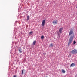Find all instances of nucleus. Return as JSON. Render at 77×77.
<instances>
[{
    "label": "nucleus",
    "mask_w": 77,
    "mask_h": 77,
    "mask_svg": "<svg viewBox=\"0 0 77 77\" xmlns=\"http://www.w3.org/2000/svg\"><path fill=\"white\" fill-rule=\"evenodd\" d=\"M32 33H33V32H32V31L30 32H29V34H30V35H32Z\"/></svg>",
    "instance_id": "obj_15"
},
{
    "label": "nucleus",
    "mask_w": 77,
    "mask_h": 77,
    "mask_svg": "<svg viewBox=\"0 0 77 77\" xmlns=\"http://www.w3.org/2000/svg\"><path fill=\"white\" fill-rule=\"evenodd\" d=\"M36 43V41H35L33 42V45H35Z\"/></svg>",
    "instance_id": "obj_12"
},
{
    "label": "nucleus",
    "mask_w": 77,
    "mask_h": 77,
    "mask_svg": "<svg viewBox=\"0 0 77 77\" xmlns=\"http://www.w3.org/2000/svg\"><path fill=\"white\" fill-rule=\"evenodd\" d=\"M73 32V31H72V30L70 31L69 32V36H70L71 35H72V36H74V35H72Z\"/></svg>",
    "instance_id": "obj_4"
},
{
    "label": "nucleus",
    "mask_w": 77,
    "mask_h": 77,
    "mask_svg": "<svg viewBox=\"0 0 77 77\" xmlns=\"http://www.w3.org/2000/svg\"><path fill=\"white\" fill-rule=\"evenodd\" d=\"M29 18H30V16H27V21H28V20H29Z\"/></svg>",
    "instance_id": "obj_11"
},
{
    "label": "nucleus",
    "mask_w": 77,
    "mask_h": 77,
    "mask_svg": "<svg viewBox=\"0 0 77 77\" xmlns=\"http://www.w3.org/2000/svg\"><path fill=\"white\" fill-rule=\"evenodd\" d=\"M63 30V28H61L59 30V32H60V33H62V31Z\"/></svg>",
    "instance_id": "obj_7"
},
{
    "label": "nucleus",
    "mask_w": 77,
    "mask_h": 77,
    "mask_svg": "<svg viewBox=\"0 0 77 77\" xmlns=\"http://www.w3.org/2000/svg\"><path fill=\"white\" fill-rule=\"evenodd\" d=\"M75 63H72L70 65V67H74V66H75Z\"/></svg>",
    "instance_id": "obj_6"
},
{
    "label": "nucleus",
    "mask_w": 77,
    "mask_h": 77,
    "mask_svg": "<svg viewBox=\"0 0 77 77\" xmlns=\"http://www.w3.org/2000/svg\"><path fill=\"white\" fill-rule=\"evenodd\" d=\"M73 39H74V35H73L72 36H71L69 41L68 45H70L71 43H72V41H73Z\"/></svg>",
    "instance_id": "obj_1"
},
{
    "label": "nucleus",
    "mask_w": 77,
    "mask_h": 77,
    "mask_svg": "<svg viewBox=\"0 0 77 77\" xmlns=\"http://www.w3.org/2000/svg\"><path fill=\"white\" fill-rule=\"evenodd\" d=\"M13 77H17V76L16 75H14Z\"/></svg>",
    "instance_id": "obj_17"
},
{
    "label": "nucleus",
    "mask_w": 77,
    "mask_h": 77,
    "mask_svg": "<svg viewBox=\"0 0 77 77\" xmlns=\"http://www.w3.org/2000/svg\"><path fill=\"white\" fill-rule=\"evenodd\" d=\"M43 54H44V55H45V54H46V53H43Z\"/></svg>",
    "instance_id": "obj_18"
},
{
    "label": "nucleus",
    "mask_w": 77,
    "mask_h": 77,
    "mask_svg": "<svg viewBox=\"0 0 77 77\" xmlns=\"http://www.w3.org/2000/svg\"><path fill=\"white\" fill-rule=\"evenodd\" d=\"M76 44V42H75V41H74L73 42V44Z\"/></svg>",
    "instance_id": "obj_14"
},
{
    "label": "nucleus",
    "mask_w": 77,
    "mask_h": 77,
    "mask_svg": "<svg viewBox=\"0 0 77 77\" xmlns=\"http://www.w3.org/2000/svg\"><path fill=\"white\" fill-rule=\"evenodd\" d=\"M46 77H47V76Z\"/></svg>",
    "instance_id": "obj_20"
},
{
    "label": "nucleus",
    "mask_w": 77,
    "mask_h": 77,
    "mask_svg": "<svg viewBox=\"0 0 77 77\" xmlns=\"http://www.w3.org/2000/svg\"><path fill=\"white\" fill-rule=\"evenodd\" d=\"M54 45L53 44V43H51L50 44V45H49L50 47H53Z\"/></svg>",
    "instance_id": "obj_8"
},
{
    "label": "nucleus",
    "mask_w": 77,
    "mask_h": 77,
    "mask_svg": "<svg viewBox=\"0 0 77 77\" xmlns=\"http://www.w3.org/2000/svg\"><path fill=\"white\" fill-rule=\"evenodd\" d=\"M72 54H75L77 53V50L76 49H74L70 52Z\"/></svg>",
    "instance_id": "obj_2"
},
{
    "label": "nucleus",
    "mask_w": 77,
    "mask_h": 77,
    "mask_svg": "<svg viewBox=\"0 0 77 77\" xmlns=\"http://www.w3.org/2000/svg\"><path fill=\"white\" fill-rule=\"evenodd\" d=\"M44 36H42L41 37V39H44Z\"/></svg>",
    "instance_id": "obj_13"
},
{
    "label": "nucleus",
    "mask_w": 77,
    "mask_h": 77,
    "mask_svg": "<svg viewBox=\"0 0 77 77\" xmlns=\"http://www.w3.org/2000/svg\"><path fill=\"white\" fill-rule=\"evenodd\" d=\"M57 23H58L57 20H56L55 21L54 20L52 22V24H53L54 25H55V24H57Z\"/></svg>",
    "instance_id": "obj_3"
},
{
    "label": "nucleus",
    "mask_w": 77,
    "mask_h": 77,
    "mask_svg": "<svg viewBox=\"0 0 77 77\" xmlns=\"http://www.w3.org/2000/svg\"><path fill=\"white\" fill-rule=\"evenodd\" d=\"M62 72L63 74H64V73H65V70H64L62 69Z\"/></svg>",
    "instance_id": "obj_10"
},
{
    "label": "nucleus",
    "mask_w": 77,
    "mask_h": 77,
    "mask_svg": "<svg viewBox=\"0 0 77 77\" xmlns=\"http://www.w3.org/2000/svg\"><path fill=\"white\" fill-rule=\"evenodd\" d=\"M24 72V70H22V74H23V73Z\"/></svg>",
    "instance_id": "obj_16"
},
{
    "label": "nucleus",
    "mask_w": 77,
    "mask_h": 77,
    "mask_svg": "<svg viewBox=\"0 0 77 77\" xmlns=\"http://www.w3.org/2000/svg\"><path fill=\"white\" fill-rule=\"evenodd\" d=\"M69 56H71V54H69Z\"/></svg>",
    "instance_id": "obj_19"
},
{
    "label": "nucleus",
    "mask_w": 77,
    "mask_h": 77,
    "mask_svg": "<svg viewBox=\"0 0 77 77\" xmlns=\"http://www.w3.org/2000/svg\"><path fill=\"white\" fill-rule=\"evenodd\" d=\"M45 20H43L42 22V26H44V24H45Z\"/></svg>",
    "instance_id": "obj_5"
},
{
    "label": "nucleus",
    "mask_w": 77,
    "mask_h": 77,
    "mask_svg": "<svg viewBox=\"0 0 77 77\" xmlns=\"http://www.w3.org/2000/svg\"><path fill=\"white\" fill-rule=\"evenodd\" d=\"M19 52H20V53L22 52V50H21V48H19Z\"/></svg>",
    "instance_id": "obj_9"
}]
</instances>
